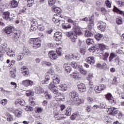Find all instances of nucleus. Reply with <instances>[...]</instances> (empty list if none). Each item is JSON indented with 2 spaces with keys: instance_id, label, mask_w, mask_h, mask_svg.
Returning a JSON list of instances; mask_svg holds the SVG:
<instances>
[{
  "instance_id": "1",
  "label": "nucleus",
  "mask_w": 124,
  "mask_h": 124,
  "mask_svg": "<svg viewBox=\"0 0 124 124\" xmlns=\"http://www.w3.org/2000/svg\"><path fill=\"white\" fill-rule=\"evenodd\" d=\"M70 98L73 100L72 104L79 105L84 103V99L79 98V94L76 91H72L69 94Z\"/></svg>"
},
{
  "instance_id": "2",
  "label": "nucleus",
  "mask_w": 124,
  "mask_h": 124,
  "mask_svg": "<svg viewBox=\"0 0 124 124\" xmlns=\"http://www.w3.org/2000/svg\"><path fill=\"white\" fill-rule=\"evenodd\" d=\"M0 52L3 54V53H6L7 55L10 57V58H14L15 54L13 53L12 50H10V48L7 47V44L6 43H3L1 44L0 46Z\"/></svg>"
},
{
  "instance_id": "3",
  "label": "nucleus",
  "mask_w": 124,
  "mask_h": 124,
  "mask_svg": "<svg viewBox=\"0 0 124 124\" xmlns=\"http://www.w3.org/2000/svg\"><path fill=\"white\" fill-rule=\"evenodd\" d=\"M82 34V32L81 30L78 28H76L73 32H68L66 33V35L68 37H70L71 41L72 42L75 43L76 42V39H77V35H81Z\"/></svg>"
},
{
  "instance_id": "4",
  "label": "nucleus",
  "mask_w": 124,
  "mask_h": 124,
  "mask_svg": "<svg viewBox=\"0 0 124 124\" xmlns=\"http://www.w3.org/2000/svg\"><path fill=\"white\" fill-rule=\"evenodd\" d=\"M52 11H54L55 12V13H57L56 15H54L52 17V20L53 21V22L55 24H57V25H60L61 24V22L62 21L60 20L59 19H58L57 18H58V16H59L60 17H62V16L60 14L61 12H62V9L60 7H57L55 6L52 7Z\"/></svg>"
},
{
  "instance_id": "5",
  "label": "nucleus",
  "mask_w": 124,
  "mask_h": 124,
  "mask_svg": "<svg viewBox=\"0 0 124 124\" xmlns=\"http://www.w3.org/2000/svg\"><path fill=\"white\" fill-rule=\"evenodd\" d=\"M100 49V50H102V51H103L104 50H105V49H109L108 46H105L103 44H99L98 45H93L91 47H90L88 50L90 51V52H91V53H94L95 52V50H97V49Z\"/></svg>"
},
{
  "instance_id": "6",
  "label": "nucleus",
  "mask_w": 124,
  "mask_h": 124,
  "mask_svg": "<svg viewBox=\"0 0 124 124\" xmlns=\"http://www.w3.org/2000/svg\"><path fill=\"white\" fill-rule=\"evenodd\" d=\"M48 74H49V75H54L55 74V71L53 69V68H50L47 72L46 73L45 77V79L42 80L41 81V83L43 85H46L47 84H48L49 81L51 80V77L50 76L48 75Z\"/></svg>"
},
{
  "instance_id": "7",
  "label": "nucleus",
  "mask_w": 124,
  "mask_h": 124,
  "mask_svg": "<svg viewBox=\"0 0 124 124\" xmlns=\"http://www.w3.org/2000/svg\"><path fill=\"white\" fill-rule=\"evenodd\" d=\"M29 43L32 44L33 49H37L41 46V41L38 38L30 39Z\"/></svg>"
},
{
  "instance_id": "8",
  "label": "nucleus",
  "mask_w": 124,
  "mask_h": 124,
  "mask_svg": "<svg viewBox=\"0 0 124 124\" xmlns=\"http://www.w3.org/2000/svg\"><path fill=\"white\" fill-rule=\"evenodd\" d=\"M47 88H48L49 90H50V91L55 94H58V93H59L58 88L56 87V85L54 82H51L50 84L48 85Z\"/></svg>"
},
{
  "instance_id": "9",
  "label": "nucleus",
  "mask_w": 124,
  "mask_h": 124,
  "mask_svg": "<svg viewBox=\"0 0 124 124\" xmlns=\"http://www.w3.org/2000/svg\"><path fill=\"white\" fill-rule=\"evenodd\" d=\"M104 90H106V85L102 84L96 85L94 88V91L96 93H100Z\"/></svg>"
},
{
  "instance_id": "10",
  "label": "nucleus",
  "mask_w": 124,
  "mask_h": 124,
  "mask_svg": "<svg viewBox=\"0 0 124 124\" xmlns=\"http://www.w3.org/2000/svg\"><path fill=\"white\" fill-rule=\"evenodd\" d=\"M54 118H55L56 120L59 121H60V120H62V119L63 118V114L61 113L60 110H59L57 108H54Z\"/></svg>"
},
{
  "instance_id": "11",
  "label": "nucleus",
  "mask_w": 124,
  "mask_h": 124,
  "mask_svg": "<svg viewBox=\"0 0 124 124\" xmlns=\"http://www.w3.org/2000/svg\"><path fill=\"white\" fill-rule=\"evenodd\" d=\"M105 97L112 105H115L116 104V100L110 93H108L106 94Z\"/></svg>"
},
{
  "instance_id": "12",
  "label": "nucleus",
  "mask_w": 124,
  "mask_h": 124,
  "mask_svg": "<svg viewBox=\"0 0 124 124\" xmlns=\"http://www.w3.org/2000/svg\"><path fill=\"white\" fill-rule=\"evenodd\" d=\"M48 56L52 61H56V60L59 58V56L57 55V52L54 50L49 51Z\"/></svg>"
},
{
  "instance_id": "13",
  "label": "nucleus",
  "mask_w": 124,
  "mask_h": 124,
  "mask_svg": "<svg viewBox=\"0 0 124 124\" xmlns=\"http://www.w3.org/2000/svg\"><path fill=\"white\" fill-rule=\"evenodd\" d=\"M77 87L78 92H80L81 93H86V91H87L86 85L83 83L78 84Z\"/></svg>"
},
{
  "instance_id": "14",
  "label": "nucleus",
  "mask_w": 124,
  "mask_h": 124,
  "mask_svg": "<svg viewBox=\"0 0 124 124\" xmlns=\"http://www.w3.org/2000/svg\"><path fill=\"white\" fill-rule=\"evenodd\" d=\"M107 112L109 115L115 116V115H117L118 113H119V110H118V108H117L111 107L110 108H108Z\"/></svg>"
},
{
  "instance_id": "15",
  "label": "nucleus",
  "mask_w": 124,
  "mask_h": 124,
  "mask_svg": "<svg viewBox=\"0 0 124 124\" xmlns=\"http://www.w3.org/2000/svg\"><path fill=\"white\" fill-rule=\"evenodd\" d=\"M62 37V32L57 31L54 33V39L56 41H61Z\"/></svg>"
},
{
  "instance_id": "16",
  "label": "nucleus",
  "mask_w": 124,
  "mask_h": 124,
  "mask_svg": "<svg viewBox=\"0 0 124 124\" xmlns=\"http://www.w3.org/2000/svg\"><path fill=\"white\" fill-rule=\"evenodd\" d=\"M21 69L22 74H23V75L25 76V77H28V76L30 75V71L29 70V69H28L27 66H23L21 68Z\"/></svg>"
},
{
  "instance_id": "17",
  "label": "nucleus",
  "mask_w": 124,
  "mask_h": 124,
  "mask_svg": "<svg viewBox=\"0 0 124 124\" xmlns=\"http://www.w3.org/2000/svg\"><path fill=\"white\" fill-rule=\"evenodd\" d=\"M13 31H14V27L12 26H10L5 28L4 32H5L7 34H10V33H12Z\"/></svg>"
},
{
  "instance_id": "18",
  "label": "nucleus",
  "mask_w": 124,
  "mask_h": 124,
  "mask_svg": "<svg viewBox=\"0 0 124 124\" xmlns=\"http://www.w3.org/2000/svg\"><path fill=\"white\" fill-rule=\"evenodd\" d=\"M22 85L25 87H29L30 86L31 87L33 85V81L30 79H26L22 81Z\"/></svg>"
},
{
  "instance_id": "19",
  "label": "nucleus",
  "mask_w": 124,
  "mask_h": 124,
  "mask_svg": "<svg viewBox=\"0 0 124 124\" xmlns=\"http://www.w3.org/2000/svg\"><path fill=\"white\" fill-rule=\"evenodd\" d=\"M86 62L88 63L91 64V65H93L94 63H95V61L94 60V57L93 56H91L89 57H87L86 59Z\"/></svg>"
},
{
  "instance_id": "20",
  "label": "nucleus",
  "mask_w": 124,
  "mask_h": 124,
  "mask_svg": "<svg viewBox=\"0 0 124 124\" xmlns=\"http://www.w3.org/2000/svg\"><path fill=\"white\" fill-rule=\"evenodd\" d=\"M71 76L75 80H81V75L79 73L74 72L71 75Z\"/></svg>"
},
{
  "instance_id": "21",
  "label": "nucleus",
  "mask_w": 124,
  "mask_h": 124,
  "mask_svg": "<svg viewBox=\"0 0 124 124\" xmlns=\"http://www.w3.org/2000/svg\"><path fill=\"white\" fill-rule=\"evenodd\" d=\"M13 113L17 118H20V117H22V114H23L22 110L18 109L14 110Z\"/></svg>"
},
{
  "instance_id": "22",
  "label": "nucleus",
  "mask_w": 124,
  "mask_h": 124,
  "mask_svg": "<svg viewBox=\"0 0 124 124\" xmlns=\"http://www.w3.org/2000/svg\"><path fill=\"white\" fill-rule=\"evenodd\" d=\"M98 29L101 31H105L106 30V23L102 22L99 26L97 27Z\"/></svg>"
},
{
  "instance_id": "23",
  "label": "nucleus",
  "mask_w": 124,
  "mask_h": 124,
  "mask_svg": "<svg viewBox=\"0 0 124 124\" xmlns=\"http://www.w3.org/2000/svg\"><path fill=\"white\" fill-rule=\"evenodd\" d=\"M58 89L63 92L67 91V85L65 84H60L57 86Z\"/></svg>"
},
{
  "instance_id": "24",
  "label": "nucleus",
  "mask_w": 124,
  "mask_h": 124,
  "mask_svg": "<svg viewBox=\"0 0 124 124\" xmlns=\"http://www.w3.org/2000/svg\"><path fill=\"white\" fill-rule=\"evenodd\" d=\"M63 68L67 73H70L71 71V67L69 66V63H65L63 64Z\"/></svg>"
},
{
  "instance_id": "25",
  "label": "nucleus",
  "mask_w": 124,
  "mask_h": 124,
  "mask_svg": "<svg viewBox=\"0 0 124 124\" xmlns=\"http://www.w3.org/2000/svg\"><path fill=\"white\" fill-rule=\"evenodd\" d=\"M10 6L11 8H16L18 7V1L16 0H13L10 2Z\"/></svg>"
},
{
  "instance_id": "26",
  "label": "nucleus",
  "mask_w": 124,
  "mask_h": 124,
  "mask_svg": "<svg viewBox=\"0 0 124 124\" xmlns=\"http://www.w3.org/2000/svg\"><path fill=\"white\" fill-rule=\"evenodd\" d=\"M35 93H38V94H41V93H43L45 92L44 89L40 87H35Z\"/></svg>"
},
{
  "instance_id": "27",
  "label": "nucleus",
  "mask_w": 124,
  "mask_h": 124,
  "mask_svg": "<svg viewBox=\"0 0 124 124\" xmlns=\"http://www.w3.org/2000/svg\"><path fill=\"white\" fill-rule=\"evenodd\" d=\"M2 17L3 19H4V20H10V13L8 11L4 12L2 15Z\"/></svg>"
},
{
  "instance_id": "28",
  "label": "nucleus",
  "mask_w": 124,
  "mask_h": 124,
  "mask_svg": "<svg viewBox=\"0 0 124 124\" xmlns=\"http://www.w3.org/2000/svg\"><path fill=\"white\" fill-rule=\"evenodd\" d=\"M15 103L16 105H18V104H19V105H21V106H25L26 104V103H25V100H24V99H19L16 100Z\"/></svg>"
},
{
  "instance_id": "29",
  "label": "nucleus",
  "mask_w": 124,
  "mask_h": 124,
  "mask_svg": "<svg viewBox=\"0 0 124 124\" xmlns=\"http://www.w3.org/2000/svg\"><path fill=\"white\" fill-rule=\"evenodd\" d=\"M94 76L95 75L93 74V73H89L88 77L86 78V79L89 82H92V81H93L94 78Z\"/></svg>"
},
{
  "instance_id": "30",
  "label": "nucleus",
  "mask_w": 124,
  "mask_h": 124,
  "mask_svg": "<svg viewBox=\"0 0 124 124\" xmlns=\"http://www.w3.org/2000/svg\"><path fill=\"white\" fill-rule=\"evenodd\" d=\"M52 81L54 84H59L60 83V77L58 76H54L52 78Z\"/></svg>"
},
{
  "instance_id": "31",
  "label": "nucleus",
  "mask_w": 124,
  "mask_h": 124,
  "mask_svg": "<svg viewBox=\"0 0 124 124\" xmlns=\"http://www.w3.org/2000/svg\"><path fill=\"white\" fill-rule=\"evenodd\" d=\"M71 65L73 68H80V66L81 65H79V62H72L70 63Z\"/></svg>"
},
{
  "instance_id": "32",
  "label": "nucleus",
  "mask_w": 124,
  "mask_h": 124,
  "mask_svg": "<svg viewBox=\"0 0 124 124\" xmlns=\"http://www.w3.org/2000/svg\"><path fill=\"white\" fill-rule=\"evenodd\" d=\"M24 58V53H19L16 55V60L17 62H20Z\"/></svg>"
},
{
  "instance_id": "33",
  "label": "nucleus",
  "mask_w": 124,
  "mask_h": 124,
  "mask_svg": "<svg viewBox=\"0 0 124 124\" xmlns=\"http://www.w3.org/2000/svg\"><path fill=\"white\" fill-rule=\"evenodd\" d=\"M31 25V26H33V27H36L38 28L39 27L38 24L37 23V21L34 19H30Z\"/></svg>"
},
{
  "instance_id": "34",
  "label": "nucleus",
  "mask_w": 124,
  "mask_h": 124,
  "mask_svg": "<svg viewBox=\"0 0 124 124\" xmlns=\"http://www.w3.org/2000/svg\"><path fill=\"white\" fill-rule=\"evenodd\" d=\"M78 69L81 74H82V75H85V76L87 75V72L86 70L83 68V66L82 65L80 66L79 68H78Z\"/></svg>"
},
{
  "instance_id": "35",
  "label": "nucleus",
  "mask_w": 124,
  "mask_h": 124,
  "mask_svg": "<svg viewBox=\"0 0 124 124\" xmlns=\"http://www.w3.org/2000/svg\"><path fill=\"white\" fill-rule=\"evenodd\" d=\"M6 117L8 122H12L13 121V116L10 113H6Z\"/></svg>"
},
{
  "instance_id": "36",
  "label": "nucleus",
  "mask_w": 124,
  "mask_h": 124,
  "mask_svg": "<svg viewBox=\"0 0 124 124\" xmlns=\"http://www.w3.org/2000/svg\"><path fill=\"white\" fill-rule=\"evenodd\" d=\"M95 38L97 40V41H99L100 40H101V38L103 37V35L99 33H96L95 34Z\"/></svg>"
},
{
  "instance_id": "37",
  "label": "nucleus",
  "mask_w": 124,
  "mask_h": 124,
  "mask_svg": "<svg viewBox=\"0 0 124 124\" xmlns=\"http://www.w3.org/2000/svg\"><path fill=\"white\" fill-rule=\"evenodd\" d=\"M78 118H80V115L78 113H73L71 116L70 119L71 120H75L76 119L78 120Z\"/></svg>"
},
{
  "instance_id": "38",
  "label": "nucleus",
  "mask_w": 124,
  "mask_h": 124,
  "mask_svg": "<svg viewBox=\"0 0 124 124\" xmlns=\"http://www.w3.org/2000/svg\"><path fill=\"white\" fill-rule=\"evenodd\" d=\"M114 12H116V13H118V14H121V15H124V12L118 9L116 6H114V8L113 9Z\"/></svg>"
},
{
  "instance_id": "39",
  "label": "nucleus",
  "mask_w": 124,
  "mask_h": 124,
  "mask_svg": "<svg viewBox=\"0 0 124 124\" xmlns=\"http://www.w3.org/2000/svg\"><path fill=\"white\" fill-rule=\"evenodd\" d=\"M116 57H117V54H116V53H110L109 57L108 58L109 62H112V61H113V59H114V58H116Z\"/></svg>"
},
{
  "instance_id": "40",
  "label": "nucleus",
  "mask_w": 124,
  "mask_h": 124,
  "mask_svg": "<svg viewBox=\"0 0 124 124\" xmlns=\"http://www.w3.org/2000/svg\"><path fill=\"white\" fill-rule=\"evenodd\" d=\"M34 3V0H27V6L28 7H31Z\"/></svg>"
},
{
  "instance_id": "41",
  "label": "nucleus",
  "mask_w": 124,
  "mask_h": 124,
  "mask_svg": "<svg viewBox=\"0 0 124 124\" xmlns=\"http://www.w3.org/2000/svg\"><path fill=\"white\" fill-rule=\"evenodd\" d=\"M84 35L85 37H92L93 34V33H92V32L86 31H85Z\"/></svg>"
},
{
  "instance_id": "42",
  "label": "nucleus",
  "mask_w": 124,
  "mask_h": 124,
  "mask_svg": "<svg viewBox=\"0 0 124 124\" xmlns=\"http://www.w3.org/2000/svg\"><path fill=\"white\" fill-rule=\"evenodd\" d=\"M15 71H16V68H14L13 70H10L11 78H15V77H16V75L15 74Z\"/></svg>"
},
{
  "instance_id": "43",
  "label": "nucleus",
  "mask_w": 124,
  "mask_h": 124,
  "mask_svg": "<svg viewBox=\"0 0 124 124\" xmlns=\"http://www.w3.org/2000/svg\"><path fill=\"white\" fill-rule=\"evenodd\" d=\"M26 95L27 96H31V95L33 96V95H34V92L32 91L27 90L26 91Z\"/></svg>"
},
{
  "instance_id": "44",
  "label": "nucleus",
  "mask_w": 124,
  "mask_h": 124,
  "mask_svg": "<svg viewBox=\"0 0 124 124\" xmlns=\"http://www.w3.org/2000/svg\"><path fill=\"white\" fill-rule=\"evenodd\" d=\"M119 80H120V78H119L117 77H114L113 81H112V84L113 85H117L119 83Z\"/></svg>"
},
{
  "instance_id": "45",
  "label": "nucleus",
  "mask_w": 124,
  "mask_h": 124,
  "mask_svg": "<svg viewBox=\"0 0 124 124\" xmlns=\"http://www.w3.org/2000/svg\"><path fill=\"white\" fill-rule=\"evenodd\" d=\"M65 58L66 60H68V61H69V60H73V54H68L65 56Z\"/></svg>"
},
{
  "instance_id": "46",
  "label": "nucleus",
  "mask_w": 124,
  "mask_h": 124,
  "mask_svg": "<svg viewBox=\"0 0 124 124\" xmlns=\"http://www.w3.org/2000/svg\"><path fill=\"white\" fill-rule=\"evenodd\" d=\"M65 115L66 116H70L71 115V109H70V108H66Z\"/></svg>"
},
{
  "instance_id": "47",
  "label": "nucleus",
  "mask_w": 124,
  "mask_h": 124,
  "mask_svg": "<svg viewBox=\"0 0 124 124\" xmlns=\"http://www.w3.org/2000/svg\"><path fill=\"white\" fill-rule=\"evenodd\" d=\"M48 3L49 6H53V4L56 3V0H48Z\"/></svg>"
},
{
  "instance_id": "48",
  "label": "nucleus",
  "mask_w": 124,
  "mask_h": 124,
  "mask_svg": "<svg viewBox=\"0 0 124 124\" xmlns=\"http://www.w3.org/2000/svg\"><path fill=\"white\" fill-rule=\"evenodd\" d=\"M93 40L91 38H88L86 40V44L87 45H91V44H93Z\"/></svg>"
},
{
  "instance_id": "49",
  "label": "nucleus",
  "mask_w": 124,
  "mask_h": 124,
  "mask_svg": "<svg viewBox=\"0 0 124 124\" xmlns=\"http://www.w3.org/2000/svg\"><path fill=\"white\" fill-rule=\"evenodd\" d=\"M56 53L58 54L57 56H58V57H61V56H62V48L59 47L57 48Z\"/></svg>"
},
{
  "instance_id": "50",
  "label": "nucleus",
  "mask_w": 124,
  "mask_h": 124,
  "mask_svg": "<svg viewBox=\"0 0 124 124\" xmlns=\"http://www.w3.org/2000/svg\"><path fill=\"white\" fill-rule=\"evenodd\" d=\"M116 23L117 25H122L123 24V19H122V17L117 18Z\"/></svg>"
},
{
  "instance_id": "51",
  "label": "nucleus",
  "mask_w": 124,
  "mask_h": 124,
  "mask_svg": "<svg viewBox=\"0 0 124 124\" xmlns=\"http://www.w3.org/2000/svg\"><path fill=\"white\" fill-rule=\"evenodd\" d=\"M43 111V108H39L38 107H36V113L39 114Z\"/></svg>"
},
{
  "instance_id": "52",
  "label": "nucleus",
  "mask_w": 124,
  "mask_h": 124,
  "mask_svg": "<svg viewBox=\"0 0 124 124\" xmlns=\"http://www.w3.org/2000/svg\"><path fill=\"white\" fill-rule=\"evenodd\" d=\"M13 36L16 40H17L19 37H20V33L17 32L14 33Z\"/></svg>"
},
{
  "instance_id": "53",
  "label": "nucleus",
  "mask_w": 124,
  "mask_h": 124,
  "mask_svg": "<svg viewBox=\"0 0 124 124\" xmlns=\"http://www.w3.org/2000/svg\"><path fill=\"white\" fill-rule=\"evenodd\" d=\"M25 109L26 111H33V108L31 106H26L25 108Z\"/></svg>"
},
{
  "instance_id": "54",
  "label": "nucleus",
  "mask_w": 124,
  "mask_h": 124,
  "mask_svg": "<svg viewBox=\"0 0 124 124\" xmlns=\"http://www.w3.org/2000/svg\"><path fill=\"white\" fill-rule=\"evenodd\" d=\"M45 96L46 99H51V98H52V95H51L50 94L48 93H45Z\"/></svg>"
},
{
  "instance_id": "55",
  "label": "nucleus",
  "mask_w": 124,
  "mask_h": 124,
  "mask_svg": "<svg viewBox=\"0 0 124 124\" xmlns=\"http://www.w3.org/2000/svg\"><path fill=\"white\" fill-rule=\"evenodd\" d=\"M87 101L89 102V103H93V102H94V100L93 99V98L92 97H88Z\"/></svg>"
},
{
  "instance_id": "56",
  "label": "nucleus",
  "mask_w": 124,
  "mask_h": 124,
  "mask_svg": "<svg viewBox=\"0 0 124 124\" xmlns=\"http://www.w3.org/2000/svg\"><path fill=\"white\" fill-rule=\"evenodd\" d=\"M7 102L8 101L6 99H3L1 101V104H2V105H3L4 106L7 104Z\"/></svg>"
},
{
  "instance_id": "57",
  "label": "nucleus",
  "mask_w": 124,
  "mask_h": 124,
  "mask_svg": "<svg viewBox=\"0 0 124 124\" xmlns=\"http://www.w3.org/2000/svg\"><path fill=\"white\" fill-rule=\"evenodd\" d=\"M105 4H106V6H107V7H108V8L111 7V4L109 0H107L105 1Z\"/></svg>"
},
{
  "instance_id": "58",
  "label": "nucleus",
  "mask_w": 124,
  "mask_h": 124,
  "mask_svg": "<svg viewBox=\"0 0 124 124\" xmlns=\"http://www.w3.org/2000/svg\"><path fill=\"white\" fill-rule=\"evenodd\" d=\"M62 28L64 30H67V29H70L71 28V25L70 24H66V25H62Z\"/></svg>"
},
{
  "instance_id": "59",
  "label": "nucleus",
  "mask_w": 124,
  "mask_h": 124,
  "mask_svg": "<svg viewBox=\"0 0 124 124\" xmlns=\"http://www.w3.org/2000/svg\"><path fill=\"white\" fill-rule=\"evenodd\" d=\"M37 29V27L36 26H31L30 27V31H36V29Z\"/></svg>"
},
{
  "instance_id": "60",
  "label": "nucleus",
  "mask_w": 124,
  "mask_h": 124,
  "mask_svg": "<svg viewBox=\"0 0 124 124\" xmlns=\"http://www.w3.org/2000/svg\"><path fill=\"white\" fill-rule=\"evenodd\" d=\"M80 54L78 53H76V56H75V59L76 61H79L80 60Z\"/></svg>"
},
{
  "instance_id": "61",
  "label": "nucleus",
  "mask_w": 124,
  "mask_h": 124,
  "mask_svg": "<svg viewBox=\"0 0 124 124\" xmlns=\"http://www.w3.org/2000/svg\"><path fill=\"white\" fill-rule=\"evenodd\" d=\"M103 57L105 58V60H107L109 57V52H106L103 55Z\"/></svg>"
},
{
  "instance_id": "62",
  "label": "nucleus",
  "mask_w": 124,
  "mask_h": 124,
  "mask_svg": "<svg viewBox=\"0 0 124 124\" xmlns=\"http://www.w3.org/2000/svg\"><path fill=\"white\" fill-rule=\"evenodd\" d=\"M124 117V114L122 112L120 111L119 113L118 114V119H122V118Z\"/></svg>"
},
{
  "instance_id": "63",
  "label": "nucleus",
  "mask_w": 124,
  "mask_h": 124,
  "mask_svg": "<svg viewBox=\"0 0 124 124\" xmlns=\"http://www.w3.org/2000/svg\"><path fill=\"white\" fill-rule=\"evenodd\" d=\"M80 52L82 55H85L86 54V49L84 48H81L80 50Z\"/></svg>"
},
{
  "instance_id": "64",
  "label": "nucleus",
  "mask_w": 124,
  "mask_h": 124,
  "mask_svg": "<svg viewBox=\"0 0 124 124\" xmlns=\"http://www.w3.org/2000/svg\"><path fill=\"white\" fill-rule=\"evenodd\" d=\"M10 84L12 86H14V88L15 89H16V88H17V83H16V82H11Z\"/></svg>"
}]
</instances>
